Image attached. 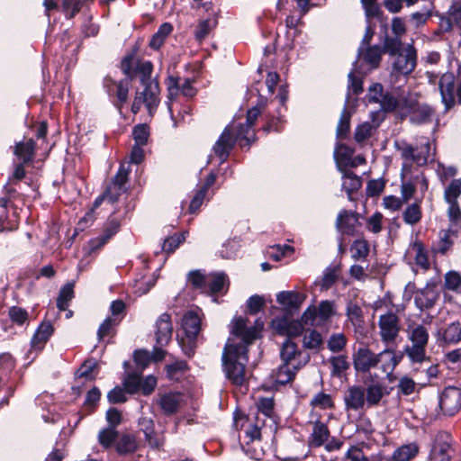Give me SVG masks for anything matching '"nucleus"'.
Returning <instances> with one entry per match:
<instances>
[{"mask_svg":"<svg viewBox=\"0 0 461 461\" xmlns=\"http://www.w3.org/2000/svg\"><path fill=\"white\" fill-rule=\"evenodd\" d=\"M263 327L264 322L260 319L252 327H248L246 320L240 316L233 319L230 337L222 352L223 370L232 384L242 385L246 381L248 347L259 336Z\"/></svg>","mask_w":461,"mask_h":461,"instance_id":"f257e3e1","label":"nucleus"},{"mask_svg":"<svg viewBox=\"0 0 461 461\" xmlns=\"http://www.w3.org/2000/svg\"><path fill=\"white\" fill-rule=\"evenodd\" d=\"M394 147L403 160L401 170V193L403 202L407 203L415 193V182L412 176L413 165L425 166L430 157L431 143L426 137L417 139L415 146L406 140H396Z\"/></svg>","mask_w":461,"mask_h":461,"instance_id":"f03ea898","label":"nucleus"},{"mask_svg":"<svg viewBox=\"0 0 461 461\" xmlns=\"http://www.w3.org/2000/svg\"><path fill=\"white\" fill-rule=\"evenodd\" d=\"M408 339L411 345L404 348V353L411 363H422L427 359L426 347L429 342V330L422 324L409 327Z\"/></svg>","mask_w":461,"mask_h":461,"instance_id":"7ed1b4c3","label":"nucleus"},{"mask_svg":"<svg viewBox=\"0 0 461 461\" xmlns=\"http://www.w3.org/2000/svg\"><path fill=\"white\" fill-rule=\"evenodd\" d=\"M141 90L135 92V96L131 104V112L137 114L144 107L149 117H153L160 104V89L158 83H149L142 86Z\"/></svg>","mask_w":461,"mask_h":461,"instance_id":"20e7f679","label":"nucleus"},{"mask_svg":"<svg viewBox=\"0 0 461 461\" xmlns=\"http://www.w3.org/2000/svg\"><path fill=\"white\" fill-rule=\"evenodd\" d=\"M438 88L446 111L456 104V96L461 104V65L458 67L456 77L452 73H445L440 77Z\"/></svg>","mask_w":461,"mask_h":461,"instance_id":"39448f33","label":"nucleus"},{"mask_svg":"<svg viewBox=\"0 0 461 461\" xmlns=\"http://www.w3.org/2000/svg\"><path fill=\"white\" fill-rule=\"evenodd\" d=\"M282 364L290 366L294 369H301L310 361V355L298 348L291 339H285L280 348Z\"/></svg>","mask_w":461,"mask_h":461,"instance_id":"423d86ee","label":"nucleus"},{"mask_svg":"<svg viewBox=\"0 0 461 461\" xmlns=\"http://www.w3.org/2000/svg\"><path fill=\"white\" fill-rule=\"evenodd\" d=\"M377 325L381 341L387 346L393 344L401 331L399 316L393 312H387L379 316Z\"/></svg>","mask_w":461,"mask_h":461,"instance_id":"0eeeda50","label":"nucleus"},{"mask_svg":"<svg viewBox=\"0 0 461 461\" xmlns=\"http://www.w3.org/2000/svg\"><path fill=\"white\" fill-rule=\"evenodd\" d=\"M234 124L228 125L215 144L212 147L214 155L219 158L220 164H222L227 160L230 151L234 148L236 141H240L241 147H245L243 139H238L237 132L234 134Z\"/></svg>","mask_w":461,"mask_h":461,"instance_id":"6e6552de","label":"nucleus"},{"mask_svg":"<svg viewBox=\"0 0 461 461\" xmlns=\"http://www.w3.org/2000/svg\"><path fill=\"white\" fill-rule=\"evenodd\" d=\"M452 436L447 431H439L436 434L428 461H451L454 452Z\"/></svg>","mask_w":461,"mask_h":461,"instance_id":"1a4fd4ad","label":"nucleus"},{"mask_svg":"<svg viewBox=\"0 0 461 461\" xmlns=\"http://www.w3.org/2000/svg\"><path fill=\"white\" fill-rule=\"evenodd\" d=\"M402 359V353H396L394 349L387 348L376 354L375 367L385 375L390 383H393L396 376L393 374L395 367Z\"/></svg>","mask_w":461,"mask_h":461,"instance_id":"9d476101","label":"nucleus"},{"mask_svg":"<svg viewBox=\"0 0 461 461\" xmlns=\"http://www.w3.org/2000/svg\"><path fill=\"white\" fill-rule=\"evenodd\" d=\"M416 65L417 51L412 45L409 44L395 56L393 61V73L408 76L415 69Z\"/></svg>","mask_w":461,"mask_h":461,"instance_id":"9b49d317","label":"nucleus"},{"mask_svg":"<svg viewBox=\"0 0 461 461\" xmlns=\"http://www.w3.org/2000/svg\"><path fill=\"white\" fill-rule=\"evenodd\" d=\"M130 169L121 165L112 183L106 187L105 194L108 203H114L119 197L127 191L128 175Z\"/></svg>","mask_w":461,"mask_h":461,"instance_id":"f8f14e48","label":"nucleus"},{"mask_svg":"<svg viewBox=\"0 0 461 461\" xmlns=\"http://www.w3.org/2000/svg\"><path fill=\"white\" fill-rule=\"evenodd\" d=\"M439 406L447 415L456 413L461 409V389L456 386L445 388L439 398Z\"/></svg>","mask_w":461,"mask_h":461,"instance_id":"ddd939ff","label":"nucleus"},{"mask_svg":"<svg viewBox=\"0 0 461 461\" xmlns=\"http://www.w3.org/2000/svg\"><path fill=\"white\" fill-rule=\"evenodd\" d=\"M260 113L261 111L258 107H252L247 113L245 124H240L238 126L234 125V130L237 131L238 139H243L247 147H249L250 144L256 140V134L253 126Z\"/></svg>","mask_w":461,"mask_h":461,"instance_id":"4468645a","label":"nucleus"},{"mask_svg":"<svg viewBox=\"0 0 461 461\" xmlns=\"http://www.w3.org/2000/svg\"><path fill=\"white\" fill-rule=\"evenodd\" d=\"M161 411L167 416L176 413L185 403V395L178 392L160 393L156 400Z\"/></svg>","mask_w":461,"mask_h":461,"instance_id":"2eb2a0df","label":"nucleus"},{"mask_svg":"<svg viewBox=\"0 0 461 461\" xmlns=\"http://www.w3.org/2000/svg\"><path fill=\"white\" fill-rule=\"evenodd\" d=\"M376 353L367 346L358 348L353 354V365L357 372L367 373L375 367Z\"/></svg>","mask_w":461,"mask_h":461,"instance_id":"dca6fc26","label":"nucleus"},{"mask_svg":"<svg viewBox=\"0 0 461 461\" xmlns=\"http://www.w3.org/2000/svg\"><path fill=\"white\" fill-rule=\"evenodd\" d=\"M344 403L347 411H362L366 407L365 387L349 386L344 394Z\"/></svg>","mask_w":461,"mask_h":461,"instance_id":"f3484780","label":"nucleus"},{"mask_svg":"<svg viewBox=\"0 0 461 461\" xmlns=\"http://www.w3.org/2000/svg\"><path fill=\"white\" fill-rule=\"evenodd\" d=\"M310 422L313 425L312 432L309 438V445L312 447H319L329 439L330 430L328 426L320 420V416L313 411L311 412Z\"/></svg>","mask_w":461,"mask_h":461,"instance_id":"a211bd4d","label":"nucleus"},{"mask_svg":"<svg viewBox=\"0 0 461 461\" xmlns=\"http://www.w3.org/2000/svg\"><path fill=\"white\" fill-rule=\"evenodd\" d=\"M274 329L280 334L286 335L287 339L297 337L303 331V325L299 321L290 320L286 317L276 318L273 321Z\"/></svg>","mask_w":461,"mask_h":461,"instance_id":"6ab92c4d","label":"nucleus"},{"mask_svg":"<svg viewBox=\"0 0 461 461\" xmlns=\"http://www.w3.org/2000/svg\"><path fill=\"white\" fill-rule=\"evenodd\" d=\"M182 328L189 339H195L201 330L199 312L194 310L186 312L182 318Z\"/></svg>","mask_w":461,"mask_h":461,"instance_id":"aec40b11","label":"nucleus"},{"mask_svg":"<svg viewBox=\"0 0 461 461\" xmlns=\"http://www.w3.org/2000/svg\"><path fill=\"white\" fill-rule=\"evenodd\" d=\"M156 326L157 345L164 347L170 341L173 332V327L169 314L162 313L158 317Z\"/></svg>","mask_w":461,"mask_h":461,"instance_id":"412c9836","label":"nucleus"},{"mask_svg":"<svg viewBox=\"0 0 461 461\" xmlns=\"http://www.w3.org/2000/svg\"><path fill=\"white\" fill-rule=\"evenodd\" d=\"M105 87L107 88V92L110 95L114 94L117 98V103L115 105L118 109H121L122 106L127 102L129 88H130V81L129 80H121L118 82H114L111 79L105 80Z\"/></svg>","mask_w":461,"mask_h":461,"instance_id":"4be33fe9","label":"nucleus"},{"mask_svg":"<svg viewBox=\"0 0 461 461\" xmlns=\"http://www.w3.org/2000/svg\"><path fill=\"white\" fill-rule=\"evenodd\" d=\"M53 331L54 329L50 321H42L31 340L32 348L36 351L41 350Z\"/></svg>","mask_w":461,"mask_h":461,"instance_id":"5701e85b","label":"nucleus"},{"mask_svg":"<svg viewBox=\"0 0 461 461\" xmlns=\"http://www.w3.org/2000/svg\"><path fill=\"white\" fill-rule=\"evenodd\" d=\"M420 452V446L416 442L404 444L397 447L390 461H411Z\"/></svg>","mask_w":461,"mask_h":461,"instance_id":"b1692460","label":"nucleus"},{"mask_svg":"<svg viewBox=\"0 0 461 461\" xmlns=\"http://www.w3.org/2000/svg\"><path fill=\"white\" fill-rule=\"evenodd\" d=\"M140 425L145 435V439L150 447L159 448L163 446L164 437L155 433L154 423L152 420L143 419L140 422Z\"/></svg>","mask_w":461,"mask_h":461,"instance_id":"393cba45","label":"nucleus"},{"mask_svg":"<svg viewBox=\"0 0 461 461\" xmlns=\"http://www.w3.org/2000/svg\"><path fill=\"white\" fill-rule=\"evenodd\" d=\"M438 299V293L434 285H427L415 296V303L420 309L431 308Z\"/></svg>","mask_w":461,"mask_h":461,"instance_id":"a878e982","label":"nucleus"},{"mask_svg":"<svg viewBox=\"0 0 461 461\" xmlns=\"http://www.w3.org/2000/svg\"><path fill=\"white\" fill-rule=\"evenodd\" d=\"M357 221V220L353 213L347 210H343L337 217L336 226L340 232L348 235H353Z\"/></svg>","mask_w":461,"mask_h":461,"instance_id":"bb28decb","label":"nucleus"},{"mask_svg":"<svg viewBox=\"0 0 461 461\" xmlns=\"http://www.w3.org/2000/svg\"><path fill=\"white\" fill-rule=\"evenodd\" d=\"M305 296L294 291H283L276 295L278 303L290 309H297L304 301Z\"/></svg>","mask_w":461,"mask_h":461,"instance_id":"cd10ccee","label":"nucleus"},{"mask_svg":"<svg viewBox=\"0 0 461 461\" xmlns=\"http://www.w3.org/2000/svg\"><path fill=\"white\" fill-rule=\"evenodd\" d=\"M434 116L433 109L427 104H419L411 113L410 120L415 124L430 122Z\"/></svg>","mask_w":461,"mask_h":461,"instance_id":"c85d7f7f","label":"nucleus"},{"mask_svg":"<svg viewBox=\"0 0 461 461\" xmlns=\"http://www.w3.org/2000/svg\"><path fill=\"white\" fill-rule=\"evenodd\" d=\"M35 142L32 139H29L25 142L20 141L16 143L14 155L23 162V164L30 162L34 156Z\"/></svg>","mask_w":461,"mask_h":461,"instance_id":"c756f323","label":"nucleus"},{"mask_svg":"<svg viewBox=\"0 0 461 461\" xmlns=\"http://www.w3.org/2000/svg\"><path fill=\"white\" fill-rule=\"evenodd\" d=\"M365 390L366 408L377 406L384 395V387L380 384H372Z\"/></svg>","mask_w":461,"mask_h":461,"instance_id":"7c9ffc66","label":"nucleus"},{"mask_svg":"<svg viewBox=\"0 0 461 461\" xmlns=\"http://www.w3.org/2000/svg\"><path fill=\"white\" fill-rule=\"evenodd\" d=\"M410 250L415 254L414 259L415 263L420 267L422 269L429 268V260L428 257V253L425 250L424 245L422 242L416 240L410 246Z\"/></svg>","mask_w":461,"mask_h":461,"instance_id":"2f4dec72","label":"nucleus"},{"mask_svg":"<svg viewBox=\"0 0 461 461\" xmlns=\"http://www.w3.org/2000/svg\"><path fill=\"white\" fill-rule=\"evenodd\" d=\"M167 106L170 113L171 119L173 120L172 113V102L181 94L180 91V78L175 77H168L167 79Z\"/></svg>","mask_w":461,"mask_h":461,"instance_id":"473e14b6","label":"nucleus"},{"mask_svg":"<svg viewBox=\"0 0 461 461\" xmlns=\"http://www.w3.org/2000/svg\"><path fill=\"white\" fill-rule=\"evenodd\" d=\"M382 53V48L378 45H374L366 48L365 51L362 50V54L358 55V57H363V59L374 68L378 67Z\"/></svg>","mask_w":461,"mask_h":461,"instance_id":"72a5a7b5","label":"nucleus"},{"mask_svg":"<svg viewBox=\"0 0 461 461\" xmlns=\"http://www.w3.org/2000/svg\"><path fill=\"white\" fill-rule=\"evenodd\" d=\"M303 344L307 349L319 350L323 345L322 336L317 330H308L303 335Z\"/></svg>","mask_w":461,"mask_h":461,"instance_id":"f704fd0d","label":"nucleus"},{"mask_svg":"<svg viewBox=\"0 0 461 461\" xmlns=\"http://www.w3.org/2000/svg\"><path fill=\"white\" fill-rule=\"evenodd\" d=\"M153 66L149 61H138L136 64V76L140 75V81L142 86L149 83H158L155 79H151Z\"/></svg>","mask_w":461,"mask_h":461,"instance_id":"c9c22d12","label":"nucleus"},{"mask_svg":"<svg viewBox=\"0 0 461 461\" xmlns=\"http://www.w3.org/2000/svg\"><path fill=\"white\" fill-rule=\"evenodd\" d=\"M74 297V283L66 284L59 291L57 299V307L59 311H66L69 305V302Z\"/></svg>","mask_w":461,"mask_h":461,"instance_id":"e433bc0d","label":"nucleus"},{"mask_svg":"<svg viewBox=\"0 0 461 461\" xmlns=\"http://www.w3.org/2000/svg\"><path fill=\"white\" fill-rule=\"evenodd\" d=\"M227 276L224 273L212 274L208 277L207 288L212 294L221 293L227 285Z\"/></svg>","mask_w":461,"mask_h":461,"instance_id":"4c0bfd02","label":"nucleus"},{"mask_svg":"<svg viewBox=\"0 0 461 461\" xmlns=\"http://www.w3.org/2000/svg\"><path fill=\"white\" fill-rule=\"evenodd\" d=\"M343 183H342V188L346 191L348 197L350 198V195L355 191L358 190L361 186V179L357 176L353 172L351 171H344L343 172Z\"/></svg>","mask_w":461,"mask_h":461,"instance_id":"58836bf2","label":"nucleus"},{"mask_svg":"<svg viewBox=\"0 0 461 461\" xmlns=\"http://www.w3.org/2000/svg\"><path fill=\"white\" fill-rule=\"evenodd\" d=\"M142 372L137 370L132 373H128L123 378L122 384L127 393L132 394L137 393L140 388Z\"/></svg>","mask_w":461,"mask_h":461,"instance_id":"ea45409f","label":"nucleus"},{"mask_svg":"<svg viewBox=\"0 0 461 461\" xmlns=\"http://www.w3.org/2000/svg\"><path fill=\"white\" fill-rule=\"evenodd\" d=\"M444 287L456 294H461V274L455 270H450L445 274Z\"/></svg>","mask_w":461,"mask_h":461,"instance_id":"a19ab883","label":"nucleus"},{"mask_svg":"<svg viewBox=\"0 0 461 461\" xmlns=\"http://www.w3.org/2000/svg\"><path fill=\"white\" fill-rule=\"evenodd\" d=\"M420 201L415 202L406 207L402 213V218L405 223L414 225L421 219V210L420 206Z\"/></svg>","mask_w":461,"mask_h":461,"instance_id":"79ce46f5","label":"nucleus"},{"mask_svg":"<svg viewBox=\"0 0 461 461\" xmlns=\"http://www.w3.org/2000/svg\"><path fill=\"white\" fill-rule=\"evenodd\" d=\"M138 447L135 437L131 435H123L119 438L116 444L117 452L125 455L134 452Z\"/></svg>","mask_w":461,"mask_h":461,"instance_id":"37998d69","label":"nucleus"},{"mask_svg":"<svg viewBox=\"0 0 461 461\" xmlns=\"http://www.w3.org/2000/svg\"><path fill=\"white\" fill-rule=\"evenodd\" d=\"M173 26L169 23L160 25L158 32L152 36L149 45L152 49H158L165 39L172 32Z\"/></svg>","mask_w":461,"mask_h":461,"instance_id":"c03bdc74","label":"nucleus"},{"mask_svg":"<svg viewBox=\"0 0 461 461\" xmlns=\"http://www.w3.org/2000/svg\"><path fill=\"white\" fill-rule=\"evenodd\" d=\"M442 339L448 344L456 343L461 340V324L459 322L450 323L443 331Z\"/></svg>","mask_w":461,"mask_h":461,"instance_id":"a18cd8bd","label":"nucleus"},{"mask_svg":"<svg viewBox=\"0 0 461 461\" xmlns=\"http://www.w3.org/2000/svg\"><path fill=\"white\" fill-rule=\"evenodd\" d=\"M347 316L350 322L356 328H361L364 323L362 309L354 303H349L347 306Z\"/></svg>","mask_w":461,"mask_h":461,"instance_id":"49530a36","label":"nucleus"},{"mask_svg":"<svg viewBox=\"0 0 461 461\" xmlns=\"http://www.w3.org/2000/svg\"><path fill=\"white\" fill-rule=\"evenodd\" d=\"M461 194V179H453L444 192V199L447 203H457Z\"/></svg>","mask_w":461,"mask_h":461,"instance_id":"de8ad7c7","label":"nucleus"},{"mask_svg":"<svg viewBox=\"0 0 461 461\" xmlns=\"http://www.w3.org/2000/svg\"><path fill=\"white\" fill-rule=\"evenodd\" d=\"M299 369H294L290 366L280 365L276 370V379L278 384H285L291 382Z\"/></svg>","mask_w":461,"mask_h":461,"instance_id":"09e8293b","label":"nucleus"},{"mask_svg":"<svg viewBox=\"0 0 461 461\" xmlns=\"http://www.w3.org/2000/svg\"><path fill=\"white\" fill-rule=\"evenodd\" d=\"M318 318L321 322L328 321L335 314L334 303L330 301H321L318 307Z\"/></svg>","mask_w":461,"mask_h":461,"instance_id":"8fccbe9b","label":"nucleus"},{"mask_svg":"<svg viewBox=\"0 0 461 461\" xmlns=\"http://www.w3.org/2000/svg\"><path fill=\"white\" fill-rule=\"evenodd\" d=\"M8 316L13 323L20 326L27 323L29 319L28 312L19 306H12L8 311Z\"/></svg>","mask_w":461,"mask_h":461,"instance_id":"3c124183","label":"nucleus"},{"mask_svg":"<svg viewBox=\"0 0 461 461\" xmlns=\"http://www.w3.org/2000/svg\"><path fill=\"white\" fill-rule=\"evenodd\" d=\"M378 126V123L373 124L369 122H365L359 124L355 131V140L357 142H361L368 139L373 131Z\"/></svg>","mask_w":461,"mask_h":461,"instance_id":"603ef678","label":"nucleus"},{"mask_svg":"<svg viewBox=\"0 0 461 461\" xmlns=\"http://www.w3.org/2000/svg\"><path fill=\"white\" fill-rule=\"evenodd\" d=\"M311 405L313 409L320 408L321 410H327L333 407V401L330 394L321 392L312 397Z\"/></svg>","mask_w":461,"mask_h":461,"instance_id":"864d4df0","label":"nucleus"},{"mask_svg":"<svg viewBox=\"0 0 461 461\" xmlns=\"http://www.w3.org/2000/svg\"><path fill=\"white\" fill-rule=\"evenodd\" d=\"M353 153L354 150L351 148L339 143L336 145L334 157L338 163L349 164Z\"/></svg>","mask_w":461,"mask_h":461,"instance_id":"5fc2aeb1","label":"nucleus"},{"mask_svg":"<svg viewBox=\"0 0 461 461\" xmlns=\"http://www.w3.org/2000/svg\"><path fill=\"white\" fill-rule=\"evenodd\" d=\"M346 344L347 339L343 333H334L330 337L327 347L331 352L338 353L343 350Z\"/></svg>","mask_w":461,"mask_h":461,"instance_id":"6e6d98bb","label":"nucleus"},{"mask_svg":"<svg viewBox=\"0 0 461 461\" xmlns=\"http://www.w3.org/2000/svg\"><path fill=\"white\" fill-rule=\"evenodd\" d=\"M350 127V113L344 108L337 127V137L344 139L348 136Z\"/></svg>","mask_w":461,"mask_h":461,"instance_id":"4d7b16f0","label":"nucleus"},{"mask_svg":"<svg viewBox=\"0 0 461 461\" xmlns=\"http://www.w3.org/2000/svg\"><path fill=\"white\" fill-rule=\"evenodd\" d=\"M132 136L136 145H146L149 136L147 124H138L133 128Z\"/></svg>","mask_w":461,"mask_h":461,"instance_id":"13d9d810","label":"nucleus"},{"mask_svg":"<svg viewBox=\"0 0 461 461\" xmlns=\"http://www.w3.org/2000/svg\"><path fill=\"white\" fill-rule=\"evenodd\" d=\"M117 438V431L113 428H105L98 434V441L104 447H110Z\"/></svg>","mask_w":461,"mask_h":461,"instance_id":"bf43d9fd","label":"nucleus"},{"mask_svg":"<svg viewBox=\"0 0 461 461\" xmlns=\"http://www.w3.org/2000/svg\"><path fill=\"white\" fill-rule=\"evenodd\" d=\"M369 249L366 241L363 240H356L351 246L352 258L355 260L366 258L368 255Z\"/></svg>","mask_w":461,"mask_h":461,"instance_id":"052dcab7","label":"nucleus"},{"mask_svg":"<svg viewBox=\"0 0 461 461\" xmlns=\"http://www.w3.org/2000/svg\"><path fill=\"white\" fill-rule=\"evenodd\" d=\"M402 41L400 38L394 37H385L384 47L382 48L383 52H386L391 56H396L398 53L402 52Z\"/></svg>","mask_w":461,"mask_h":461,"instance_id":"680f3d73","label":"nucleus"},{"mask_svg":"<svg viewBox=\"0 0 461 461\" xmlns=\"http://www.w3.org/2000/svg\"><path fill=\"white\" fill-rule=\"evenodd\" d=\"M209 276L203 275L201 271L195 270L189 273V281L196 289L205 291L207 289Z\"/></svg>","mask_w":461,"mask_h":461,"instance_id":"e2e57ef3","label":"nucleus"},{"mask_svg":"<svg viewBox=\"0 0 461 461\" xmlns=\"http://www.w3.org/2000/svg\"><path fill=\"white\" fill-rule=\"evenodd\" d=\"M97 366V362L95 359H88L85 361L77 371L78 377H83L86 380L94 379L93 372Z\"/></svg>","mask_w":461,"mask_h":461,"instance_id":"0e129e2a","label":"nucleus"},{"mask_svg":"<svg viewBox=\"0 0 461 461\" xmlns=\"http://www.w3.org/2000/svg\"><path fill=\"white\" fill-rule=\"evenodd\" d=\"M185 234H176L166 239L162 245V250L167 254L174 252L185 240Z\"/></svg>","mask_w":461,"mask_h":461,"instance_id":"69168bd1","label":"nucleus"},{"mask_svg":"<svg viewBox=\"0 0 461 461\" xmlns=\"http://www.w3.org/2000/svg\"><path fill=\"white\" fill-rule=\"evenodd\" d=\"M447 216L451 228H458L461 224V210L458 203H447Z\"/></svg>","mask_w":461,"mask_h":461,"instance_id":"338daca9","label":"nucleus"},{"mask_svg":"<svg viewBox=\"0 0 461 461\" xmlns=\"http://www.w3.org/2000/svg\"><path fill=\"white\" fill-rule=\"evenodd\" d=\"M134 362L139 371L142 372L147 367L151 360V356L148 350L140 349L136 350L133 355Z\"/></svg>","mask_w":461,"mask_h":461,"instance_id":"774afa93","label":"nucleus"}]
</instances>
